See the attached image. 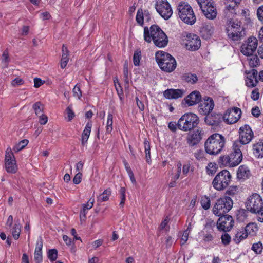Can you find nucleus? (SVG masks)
Masks as SVG:
<instances>
[{"mask_svg":"<svg viewBox=\"0 0 263 263\" xmlns=\"http://www.w3.org/2000/svg\"><path fill=\"white\" fill-rule=\"evenodd\" d=\"M241 115V109L237 107H234L226 111L223 116V119L227 123L231 124L238 121Z\"/></svg>","mask_w":263,"mask_h":263,"instance_id":"16","label":"nucleus"},{"mask_svg":"<svg viewBox=\"0 0 263 263\" xmlns=\"http://www.w3.org/2000/svg\"><path fill=\"white\" fill-rule=\"evenodd\" d=\"M238 192V188L236 186H231L227 191L226 194L228 195L234 196Z\"/></svg>","mask_w":263,"mask_h":263,"instance_id":"54","label":"nucleus"},{"mask_svg":"<svg viewBox=\"0 0 263 263\" xmlns=\"http://www.w3.org/2000/svg\"><path fill=\"white\" fill-rule=\"evenodd\" d=\"M9 58L8 52L5 51L2 55V66L3 68H7L8 66Z\"/></svg>","mask_w":263,"mask_h":263,"instance_id":"44","label":"nucleus"},{"mask_svg":"<svg viewBox=\"0 0 263 263\" xmlns=\"http://www.w3.org/2000/svg\"><path fill=\"white\" fill-rule=\"evenodd\" d=\"M5 168L8 173H15L17 170V166L13 153L10 147L7 148L5 158Z\"/></svg>","mask_w":263,"mask_h":263,"instance_id":"13","label":"nucleus"},{"mask_svg":"<svg viewBox=\"0 0 263 263\" xmlns=\"http://www.w3.org/2000/svg\"><path fill=\"white\" fill-rule=\"evenodd\" d=\"M155 59L159 67L163 71L170 72L176 67L175 59L168 53L159 51L155 54Z\"/></svg>","mask_w":263,"mask_h":263,"instance_id":"5","label":"nucleus"},{"mask_svg":"<svg viewBox=\"0 0 263 263\" xmlns=\"http://www.w3.org/2000/svg\"><path fill=\"white\" fill-rule=\"evenodd\" d=\"M246 61L248 65L251 68L257 67L260 63V60L257 55L255 54H251L247 56Z\"/></svg>","mask_w":263,"mask_h":263,"instance_id":"32","label":"nucleus"},{"mask_svg":"<svg viewBox=\"0 0 263 263\" xmlns=\"http://www.w3.org/2000/svg\"><path fill=\"white\" fill-rule=\"evenodd\" d=\"M144 145L145 148L146 160L148 163L150 164L151 162L150 144L149 142L146 139L144 140Z\"/></svg>","mask_w":263,"mask_h":263,"instance_id":"37","label":"nucleus"},{"mask_svg":"<svg viewBox=\"0 0 263 263\" xmlns=\"http://www.w3.org/2000/svg\"><path fill=\"white\" fill-rule=\"evenodd\" d=\"M202 11L204 16L209 20H214L217 16V10L214 3L206 7Z\"/></svg>","mask_w":263,"mask_h":263,"instance_id":"26","label":"nucleus"},{"mask_svg":"<svg viewBox=\"0 0 263 263\" xmlns=\"http://www.w3.org/2000/svg\"><path fill=\"white\" fill-rule=\"evenodd\" d=\"M37 116L39 117V122L41 124L45 125L47 123L48 121V117L47 116L43 113L42 115H37Z\"/></svg>","mask_w":263,"mask_h":263,"instance_id":"60","label":"nucleus"},{"mask_svg":"<svg viewBox=\"0 0 263 263\" xmlns=\"http://www.w3.org/2000/svg\"><path fill=\"white\" fill-rule=\"evenodd\" d=\"M234 223L233 219L231 216L223 215L220 216L217 222V226L219 230L227 232L232 228Z\"/></svg>","mask_w":263,"mask_h":263,"instance_id":"14","label":"nucleus"},{"mask_svg":"<svg viewBox=\"0 0 263 263\" xmlns=\"http://www.w3.org/2000/svg\"><path fill=\"white\" fill-rule=\"evenodd\" d=\"M207 115L208 116L205 118V122L206 123L210 125H216L217 121L214 119V118H216L215 116L213 117L212 116Z\"/></svg>","mask_w":263,"mask_h":263,"instance_id":"52","label":"nucleus"},{"mask_svg":"<svg viewBox=\"0 0 263 263\" xmlns=\"http://www.w3.org/2000/svg\"><path fill=\"white\" fill-rule=\"evenodd\" d=\"M113 116L111 114H108L107 115V120L106 126V133L109 134L112 130Z\"/></svg>","mask_w":263,"mask_h":263,"instance_id":"38","label":"nucleus"},{"mask_svg":"<svg viewBox=\"0 0 263 263\" xmlns=\"http://www.w3.org/2000/svg\"><path fill=\"white\" fill-rule=\"evenodd\" d=\"M84 163L82 161H79L76 164V172L77 173H82L83 169Z\"/></svg>","mask_w":263,"mask_h":263,"instance_id":"64","label":"nucleus"},{"mask_svg":"<svg viewBox=\"0 0 263 263\" xmlns=\"http://www.w3.org/2000/svg\"><path fill=\"white\" fill-rule=\"evenodd\" d=\"M73 95L74 97L78 98L80 99L82 96V92L80 89V87L78 84L76 85L74 87L73 90Z\"/></svg>","mask_w":263,"mask_h":263,"instance_id":"53","label":"nucleus"},{"mask_svg":"<svg viewBox=\"0 0 263 263\" xmlns=\"http://www.w3.org/2000/svg\"><path fill=\"white\" fill-rule=\"evenodd\" d=\"M231 178L230 172L226 170L220 172L214 178L212 184L215 189L222 190L229 185Z\"/></svg>","mask_w":263,"mask_h":263,"instance_id":"9","label":"nucleus"},{"mask_svg":"<svg viewBox=\"0 0 263 263\" xmlns=\"http://www.w3.org/2000/svg\"><path fill=\"white\" fill-rule=\"evenodd\" d=\"M257 45V39L254 36L250 37L248 38L247 43L242 45L241 51L246 56L253 54L256 49Z\"/></svg>","mask_w":263,"mask_h":263,"instance_id":"17","label":"nucleus"},{"mask_svg":"<svg viewBox=\"0 0 263 263\" xmlns=\"http://www.w3.org/2000/svg\"><path fill=\"white\" fill-rule=\"evenodd\" d=\"M245 206L250 213L257 214L258 221L263 222V199L260 195L254 193L249 196Z\"/></svg>","mask_w":263,"mask_h":263,"instance_id":"3","label":"nucleus"},{"mask_svg":"<svg viewBox=\"0 0 263 263\" xmlns=\"http://www.w3.org/2000/svg\"><path fill=\"white\" fill-rule=\"evenodd\" d=\"M184 44L189 50L196 51L200 47L201 42L197 35L189 34L184 40Z\"/></svg>","mask_w":263,"mask_h":263,"instance_id":"15","label":"nucleus"},{"mask_svg":"<svg viewBox=\"0 0 263 263\" xmlns=\"http://www.w3.org/2000/svg\"><path fill=\"white\" fill-rule=\"evenodd\" d=\"M62 52L63 53L60 61V67L62 69H64L66 67L69 61L68 51L64 45H63L62 46Z\"/></svg>","mask_w":263,"mask_h":263,"instance_id":"31","label":"nucleus"},{"mask_svg":"<svg viewBox=\"0 0 263 263\" xmlns=\"http://www.w3.org/2000/svg\"><path fill=\"white\" fill-rule=\"evenodd\" d=\"M257 76V71L255 69H252L248 73L245 80L246 84L248 87L252 88L257 85L258 83Z\"/></svg>","mask_w":263,"mask_h":263,"instance_id":"22","label":"nucleus"},{"mask_svg":"<svg viewBox=\"0 0 263 263\" xmlns=\"http://www.w3.org/2000/svg\"><path fill=\"white\" fill-rule=\"evenodd\" d=\"M66 112L67 115V121H71L74 117L75 116V114L72 110V108L71 105L68 106L66 109Z\"/></svg>","mask_w":263,"mask_h":263,"instance_id":"48","label":"nucleus"},{"mask_svg":"<svg viewBox=\"0 0 263 263\" xmlns=\"http://www.w3.org/2000/svg\"><path fill=\"white\" fill-rule=\"evenodd\" d=\"M24 83V80L20 78H16L14 79L12 82L11 84L13 86H19Z\"/></svg>","mask_w":263,"mask_h":263,"instance_id":"62","label":"nucleus"},{"mask_svg":"<svg viewBox=\"0 0 263 263\" xmlns=\"http://www.w3.org/2000/svg\"><path fill=\"white\" fill-rule=\"evenodd\" d=\"M21 231V225L19 222H15V224L12 227L11 232L13 238L15 240H17L20 238V235Z\"/></svg>","mask_w":263,"mask_h":263,"instance_id":"34","label":"nucleus"},{"mask_svg":"<svg viewBox=\"0 0 263 263\" xmlns=\"http://www.w3.org/2000/svg\"><path fill=\"white\" fill-rule=\"evenodd\" d=\"M115 82V86L116 89V90L118 92V93H120V95H122L123 93L122 88L120 84L119 83L118 80L117 79L116 81H114Z\"/></svg>","mask_w":263,"mask_h":263,"instance_id":"63","label":"nucleus"},{"mask_svg":"<svg viewBox=\"0 0 263 263\" xmlns=\"http://www.w3.org/2000/svg\"><path fill=\"white\" fill-rule=\"evenodd\" d=\"M242 30L240 22L237 20H230L227 23L226 32L230 39L234 41L238 40L241 36Z\"/></svg>","mask_w":263,"mask_h":263,"instance_id":"10","label":"nucleus"},{"mask_svg":"<svg viewBox=\"0 0 263 263\" xmlns=\"http://www.w3.org/2000/svg\"><path fill=\"white\" fill-rule=\"evenodd\" d=\"M155 5L157 12L165 20L172 15L173 10L167 0H156Z\"/></svg>","mask_w":263,"mask_h":263,"instance_id":"11","label":"nucleus"},{"mask_svg":"<svg viewBox=\"0 0 263 263\" xmlns=\"http://www.w3.org/2000/svg\"><path fill=\"white\" fill-rule=\"evenodd\" d=\"M252 249L257 254L260 253L262 249V245L260 242L254 243L252 247Z\"/></svg>","mask_w":263,"mask_h":263,"instance_id":"56","label":"nucleus"},{"mask_svg":"<svg viewBox=\"0 0 263 263\" xmlns=\"http://www.w3.org/2000/svg\"><path fill=\"white\" fill-rule=\"evenodd\" d=\"M33 108L37 116L42 115L43 113L44 106L40 102L34 103L33 105Z\"/></svg>","mask_w":263,"mask_h":263,"instance_id":"41","label":"nucleus"},{"mask_svg":"<svg viewBox=\"0 0 263 263\" xmlns=\"http://www.w3.org/2000/svg\"><path fill=\"white\" fill-rule=\"evenodd\" d=\"M189 234L190 233H187V231H185L182 232H180V244L181 246L184 245L187 241Z\"/></svg>","mask_w":263,"mask_h":263,"instance_id":"51","label":"nucleus"},{"mask_svg":"<svg viewBox=\"0 0 263 263\" xmlns=\"http://www.w3.org/2000/svg\"><path fill=\"white\" fill-rule=\"evenodd\" d=\"M47 256L48 259L51 262L55 261L58 257V251L55 249H52L49 250L47 253Z\"/></svg>","mask_w":263,"mask_h":263,"instance_id":"45","label":"nucleus"},{"mask_svg":"<svg viewBox=\"0 0 263 263\" xmlns=\"http://www.w3.org/2000/svg\"><path fill=\"white\" fill-rule=\"evenodd\" d=\"M82 174L77 173L73 179V182L75 184H79L82 180Z\"/></svg>","mask_w":263,"mask_h":263,"instance_id":"59","label":"nucleus"},{"mask_svg":"<svg viewBox=\"0 0 263 263\" xmlns=\"http://www.w3.org/2000/svg\"><path fill=\"white\" fill-rule=\"evenodd\" d=\"M233 202L228 196H223L217 199L213 208V212L217 216L228 213L233 207Z\"/></svg>","mask_w":263,"mask_h":263,"instance_id":"8","label":"nucleus"},{"mask_svg":"<svg viewBox=\"0 0 263 263\" xmlns=\"http://www.w3.org/2000/svg\"><path fill=\"white\" fill-rule=\"evenodd\" d=\"M257 16L260 21L263 22V5L260 6L257 9Z\"/></svg>","mask_w":263,"mask_h":263,"instance_id":"58","label":"nucleus"},{"mask_svg":"<svg viewBox=\"0 0 263 263\" xmlns=\"http://www.w3.org/2000/svg\"><path fill=\"white\" fill-rule=\"evenodd\" d=\"M201 100V96L198 91H194L186 97L184 101L189 106L198 103Z\"/></svg>","mask_w":263,"mask_h":263,"instance_id":"21","label":"nucleus"},{"mask_svg":"<svg viewBox=\"0 0 263 263\" xmlns=\"http://www.w3.org/2000/svg\"><path fill=\"white\" fill-rule=\"evenodd\" d=\"M203 134L204 132L202 129L197 128L193 133L188 135L186 138L187 143L190 146L192 147L197 145L202 139Z\"/></svg>","mask_w":263,"mask_h":263,"instance_id":"18","label":"nucleus"},{"mask_svg":"<svg viewBox=\"0 0 263 263\" xmlns=\"http://www.w3.org/2000/svg\"><path fill=\"white\" fill-rule=\"evenodd\" d=\"M239 133V140L234 142H239L240 143V147L242 148L243 145L248 144L252 140L254 135L251 127L248 125L240 127Z\"/></svg>","mask_w":263,"mask_h":263,"instance_id":"12","label":"nucleus"},{"mask_svg":"<svg viewBox=\"0 0 263 263\" xmlns=\"http://www.w3.org/2000/svg\"><path fill=\"white\" fill-rule=\"evenodd\" d=\"M245 231L248 235L254 236L255 235L258 230L257 224L255 223L252 222L248 224L245 228Z\"/></svg>","mask_w":263,"mask_h":263,"instance_id":"33","label":"nucleus"},{"mask_svg":"<svg viewBox=\"0 0 263 263\" xmlns=\"http://www.w3.org/2000/svg\"><path fill=\"white\" fill-rule=\"evenodd\" d=\"M177 171L176 173L172 177V180L176 181L177 180L180 175L181 169H182V164L180 162H178L177 163Z\"/></svg>","mask_w":263,"mask_h":263,"instance_id":"50","label":"nucleus"},{"mask_svg":"<svg viewBox=\"0 0 263 263\" xmlns=\"http://www.w3.org/2000/svg\"><path fill=\"white\" fill-rule=\"evenodd\" d=\"M225 138L221 135L217 133L211 135L204 144L205 152L211 155L219 154L225 145Z\"/></svg>","mask_w":263,"mask_h":263,"instance_id":"4","label":"nucleus"},{"mask_svg":"<svg viewBox=\"0 0 263 263\" xmlns=\"http://www.w3.org/2000/svg\"><path fill=\"white\" fill-rule=\"evenodd\" d=\"M201 205L204 210H208L211 205V200L209 197L203 196L201 199Z\"/></svg>","mask_w":263,"mask_h":263,"instance_id":"43","label":"nucleus"},{"mask_svg":"<svg viewBox=\"0 0 263 263\" xmlns=\"http://www.w3.org/2000/svg\"><path fill=\"white\" fill-rule=\"evenodd\" d=\"M42 248L43 240L40 237L36 241L34 251V260L36 263H41L42 261Z\"/></svg>","mask_w":263,"mask_h":263,"instance_id":"25","label":"nucleus"},{"mask_svg":"<svg viewBox=\"0 0 263 263\" xmlns=\"http://www.w3.org/2000/svg\"><path fill=\"white\" fill-rule=\"evenodd\" d=\"M151 15L148 11L142 9H138L137 12L136 20L138 24L143 25L144 22H148L151 20Z\"/></svg>","mask_w":263,"mask_h":263,"instance_id":"24","label":"nucleus"},{"mask_svg":"<svg viewBox=\"0 0 263 263\" xmlns=\"http://www.w3.org/2000/svg\"><path fill=\"white\" fill-rule=\"evenodd\" d=\"M251 99L254 101L257 100L259 98L258 89H255L252 90L251 96Z\"/></svg>","mask_w":263,"mask_h":263,"instance_id":"61","label":"nucleus"},{"mask_svg":"<svg viewBox=\"0 0 263 263\" xmlns=\"http://www.w3.org/2000/svg\"><path fill=\"white\" fill-rule=\"evenodd\" d=\"M214 103L212 98L207 97L204 98V101L199 106V111L202 115H207L213 110Z\"/></svg>","mask_w":263,"mask_h":263,"instance_id":"19","label":"nucleus"},{"mask_svg":"<svg viewBox=\"0 0 263 263\" xmlns=\"http://www.w3.org/2000/svg\"><path fill=\"white\" fill-rule=\"evenodd\" d=\"M201 10L214 3L213 0H196Z\"/></svg>","mask_w":263,"mask_h":263,"instance_id":"47","label":"nucleus"},{"mask_svg":"<svg viewBox=\"0 0 263 263\" xmlns=\"http://www.w3.org/2000/svg\"><path fill=\"white\" fill-rule=\"evenodd\" d=\"M94 202V198H90L87 203L82 204V210L80 211V217L81 218H82V217L85 218L87 211L91 209L93 207Z\"/></svg>","mask_w":263,"mask_h":263,"instance_id":"29","label":"nucleus"},{"mask_svg":"<svg viewBox=\"0 0 263 263\" xmlns=\"http://www.w3.org/2000/svg\"><path fill=\"white\" fill-rule=\"evenodd\" d=\"M217 165L215 163L210 162L206 167V171L209 175H213L216 172Z\"/></svg>","mask_w":263,"mask_h":263,"instance_id":"42","label":"nucleus"},{"mask_svg":"<svg viewBox=\"0 0 263 263\" xmlns=\"http://www.w3.org/2000/svg\"><path fill=\"white\" fill-rule=\"evenodd\" d=\"M199 122L197 116L193 113H186L179 119L177 123L178 128L187 132L196 127Z\"/></svg>","mask_w":263,"mask_h":263,"instance_id":"7","label":"nucleus"},{"mask_svg":"<svg viewBox=\"0 0 263 263\" xmlns=\"http://www.w3.org/2000/svg\"><path fill=\"white\" fill-rule=\"evenodd\" d=\"M92 126L91 122H88L86 124L81 136V143L83 145H85L87 143L91 133Z\"/></svg>","mask_w":263,"mask_h":263,"instance_id":"27","label":"nucleus"},{"mask_svg":"<svg viewBox=\"0 0 263 263\" xmlns=\"http://www.w3.org/2000/svg\"><path fill=\"white\" fill-rule=\"evenodd\" d=\"M168 222L169 219L166 217L161 223L159 227L160 229L161 230H166V231H168L169 229V226H168Z\"/></svg>","mask_w":263,"mask_h":263,"instance_id":"57","label":"nucleus"},{"mask_svg":"<svg viewBox=\"0 0 263 263\" xmlns=\"http://www.w3.org/2000/svg\"><path fill=\"white\" fill-rule=\"evenodd\" d=\"M221 239L222 243L225 246L229 245L231 240L230 236L227 233L222 234L221 236Z\"/></svg>","mask_w":263,"mask_h":263,"instance_id":"55","label":"nucleus"},{"mask_svg":"<svg viewBox=\"0 0 263 263\" xmlns=\"http://www.w3.org/2000/svg\"><path fill=\"white\" fill-rule=\"evenodd\" d=\"M178 15L185 23L193 25L196 21V17L192 7L187 3L181 2L177 7Z\"/></svg>","mask_w":263,"mask_h":263,"instance_id":"6","label":"nucleus"},{"mask_svg":"<svg viewBox=\"0 0 263 263\" xmlns=\"http://www.w3.org/2000/svg\"><path fill=\"white\" fill-rule=\"evenodd\" d=\"M141 59V53L140 50H137L135 51L133 55V62L135 66H137L140 65V62Z\"/></svg>","mask_w":263,"mask_h":263,"instance_id":"46","label":"nucleus"},{"mask_svg":"<svg viewBox=\"0 0 263 263\" xmlns=\"http://www.w3.org/2000/svg\"><path fill=\"white\" fill-rule=\"evenodd\" d=\"M144 38L148 43L153 41L155 45L159 48L164 47L168 43L166 35L157 25H152L149 29L148 27H145Z\"/></svg>","mask_w":263,"mask_h":263,"instance_id":"1","label":"nucleus"},{"mask_svg":"<svg viewBox=\"0 0 263 263\" xmlns=\"http://www.w3.org/2000/svg\"><path fill=\"white\" fill-rule=\"evenodd\" d=\"M248 236L247 234L244 229L238 231L235 234L233 240L236 243H240L242 240L246 239Z\"/></svg>","mask_w":263,"mask_h":263,"instance_id":"35","label":"nucleus"},{"mask_svg":"<svg viewBox=\"0 0 263 263\" xmlns=\"http://www.w3.org/2000/svg\"><path fill=\"white\" fill-rule=\"evenodd\" d=\"M237 176L239 179L245 180L250 176V171L247 166L240 165L237 171Z\"/></svg>","mask_w":263,"mask_h":263,"instance_id":"28","label":"nucleus"},{"mask_svg":"<svg viewBox=\"0 0 263 263\" xmlns=\"http://www.w3.org/2000/svg\"><path fill=\"white\" fill-rule=\"evenodd\" d=\"M204 152L203 150H197L194 154L195 158L198 161H203L205 159Z\"/></svg>","mask_w":263,"mask_h":263,"instance_id":"49","label":"nucleus"},{"mask_svg":"<svg viewBox=\"0 0 263 263\" xmlns=\"http://www.w3.org/2000/svg\"><path fill=\"white\" fill-rule=\"evenodd\" d=\"M28 140H22L13 147V149L14 151L17 152L24 148L28 144Z\"/></svg>","mask_w":263,"mask_h":263,"instance_id":"40","label":"nucleus"},{"mask_svg":"<svg viewBox=\"0 0 263 263\" xmlns=\"http://www.w3.org/2000/svg\"><path fill=\"white\" fill-rule=\"evenodd\" d=\"M111 190L107 189L105 190L102 194L99 195L97 197V200L99 202H102L106 201L109 199V196L111 195Z\"/></svg>","mask_w":263,"mask_h":263,"instance_id":"36","label":"nucleus"},{"mask_svg":"<svg viewBox=\"0 0 263 263\" xmlns=\"http://www.w3.org/2000/svg\"><path fill=\"white\" fill-rule=\"evenodd\" d=\"M184 93L183 89H167L163 92V96L167 99H176L181 98Z\"/></svg>","mask_w":263,"mask_h":263,"instance_id":"20","label":"nucleus"},{"mask_svg":"<svg viewBox=\"0 0 263 263\" xmlns=\"http://www.w3.org/2000/svg\"><path fill=\"white\" fill-rule=\"evenodd\" d=\"M240 145L239 142H234L232 153L229 155L221 156L219 163L225 167H233L238 165L242 160V153Z\"/></svg>","mask_w":263,"mask_h":263,"instance_id":"2","label":"nucleus"},{"mask_svg":"<svg viewBox=\"0 0 263 263\" xmlns=\"http://www.w3.org/2000/svg\"><path fill=\"white\" fill-rule=\"evenodd\" d=\"M184 80L191 84H194L197 82L198 78L195 74L186 73L183 76Z\"/></svg>","mask_w":263,"mask_h":263,"instance_id":"39","label":"nucleus"},{"mask_svg":"<svg viewBox=\"0 0 263 263\" xmlns=\"http://www.w3.org/2000/svg\"><path fill=\"white\" fill-rule=\"evenodd\" d=\"M241 0H226L225 13L236 14V9L238 7Z\"/></svg>","mask_w":263,"mask_h":263,"instance_id":"23","label":"nucleus"},{"mask_svg":"<svg viewBox=\"0 0 263 263\" xmlns=\"http://www.w3.org/2000/svg\"><path fill=\"white\" fill-rule=\"evenodd\" d=\"M253 153L257 158H263V142H258L253 145Z\"/></svg>","mask_w":263,"mask_h":263,"instance_id":"30","label":"nucleus"}]
</instances>
